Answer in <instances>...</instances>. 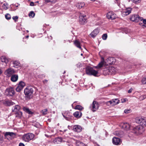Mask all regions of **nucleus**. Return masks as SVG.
Listing matches in <instances>:
<instances>
[{
	"label": "nucleus",
	"mask_w": 146,
	"mask_h": 146,
	"mask_svg": "<svg viewBox=\"0 0 146 146\" xmlns=\"http://www.w3.org/2000/svg\"><path fill=\"white\" fill-rule=\"evenodd\" d=\"M86 74L89 75H93L95 76H98V72L94 70L93 68L90 67H87L86 69Z\"/></svg>",
	"instance_id": "nucleus-1"
},
{
	"label": "nucleus",
	"mask_w": 146,
	"mask_h": 146,
	"mask_svg": "<svg viewBox=\"0 0 146 146\" xmlns=\"http://www.w3.org/2000/svg\"><path fill=\"white\" fill-rule=\"evenodd\" d=\"M33 88L29 87L26 88L24 90V93L27 98H32L33 92Z\"/></svg>",
	"instance_id": "nucleus-2"
},
{
	"label": "nucleus",
	"mask_w": 146,
	"mask_h": 146,
	"mask_svg": "<svg viewBox=\"0 0 146 146\" xmlns=\"http://www.w3.org/2000/svg\"><path fill=\"white\" fill-rule=\"evenodd\" d=\"M35 135L33 133H28L24 134L23 137L22 139L24 141L29 142L30 140H32L34 137Z\"/></svg>",
	"instance_id": "nucleus-3"
},
{
	"label": "nucleus",
	"mask_w": 146,
	"mask_h": 146,
	"mask_svg": "<svg viewBox=\"0 0 146 146\" xmlns=\"http://www.w3.org/2000/svg\"><path fill=\"white\" fill-rule=\"evenodd\" d=\"M136 123L141 125L142 127L146 126V118L144 117H137L135 119Z\"/></svg>",
	"instance_id": "nucleus-4"
},
{
	"label": "nucleus",
	"mask_w": 146,
	"mask_h": 146,
	"mask_svg": "<svg viewBox=\"0 0 146 146\" xmlns=\"http://www.w3.org/2000/svg\"><path fill=\"white\" fill-rule=\"evenodd\" d=\"M99 107V104L98 103L95 101H94L93 103L90 107L91 110L94 112L98 110Z\"/></svg>",
	"instance_id": "nucleus-5"
},
{
	"label": "nucleus",
	"mask_w": 146,
	"mask_h": 146,
	"mask_svg": "<svg viewBox=\"0 0 146 146\" xmlns=\"http://www.w3.org/2000/svg\"><path fill=\"white\" fill-rule=\"evenodd\" d=\"M15 91L13 88L10 87L7 88L5 91V94L7 96H12L15 94Z\"/></svg>",
	"instance_id": "nucleus-6"
},
{
	"label": "nucleus",
	"mask_w": 146,
	"mask_h": 146,
	"mask_svg": "<svg viewBox=\"0 0 146 146\" xmlns=\"http://www.w3.org/2000/svg\"><path fill=\"white\" fill-rule=\"evenodd\" d=\"M130 19L133 21L137 22L140 21H142L143 20V18L140 17L138 15H134L131 16Z\"/></svg>",
	"instance_id": "nucleus-7"
},
{
	"label": "nucleus",
	"mask_w": 146,
	"mask_h": 146,
	"mask_svg": "<svg viewBox=\"0 0 146 146\" xmlns=\"http://www.w3.org/2000/svg\"><path fill=\"white\" fill-rule=\"evenodd\" d=\"M62 114L64 118L68 121H70L72 117V114L68 111L63 112L62 113Z\"/></svg>",
	"instance_id": "nucleus-8"
},
{
	"label": "nucleus",
	"mask_w": 146,
	"mask_h": 146,
	"mask_svg": "<svg viewBox=\"0 0 146 146\" xmlns=\"http://www.w3.org/2000/svg\"><path fill=\"white\" fill-rule=\"evenodd\" d=\"M79 21L80 24L82 25L84 24L87 22L86 16L81 15L79 16Z\"/></svg>",
	"instance_id": "nucleus-9"
},
{
	"label": "nucleus",
	"mask_w": 146,
	"mask_h": 146,
	"mask_svg": "<svg viewBox=\"0 0 146 146\" xmlns=\"http://www.w3.org/2000/svg\"><path fill=\"white\" fill-rule=\"evenodd\" d=\"M107 17L108 19H111L112 20L116 18L115 14L112 12H110L107 13Z\"/></svg>",
	"instance_id": "nucleus-10"
},
{
	"label": "nucleus",
	"mask_w": 146,
	"mask_h": 146,
	"mask_svg": "<svg viewBox=\"0 0 146 146\" xmlns=\"http://www.w3.org/2000/svg\"><path fill=\"white\" fill-rule=\"evenodd\" d=\"M5 73L8 77H10L15 73V71L13 69L10 68L6 70Z\"/></svg>",
	"instance_id": "nucleus-11"
},
{
	"label": "nucleus",
	"mask_w": 146,
	"mask_h": 146,
	"mask_svg": "<svg viewBox=\"0 0 146 146\" xmlns=\"http://www.w3.org/2000/svg\"><path fill=\"white\" fill-rule=\"evenodd\" d=\"M121 140L119 138L114 137L112 139L113 143L115 145H118L120 144Z\"/></svg>",
	"instance_id": "nucleus-12"
},
{
	"label": "nucleus",
	"mask_w": 146,
	"mask_h": 146,
	"mask_svg": "<svg viewBox=\"0 0 146 146\" xmlns=\"http://www.w3.org/2000/svg\"><path fill=\"white\" fill-rule=\"evenodd\" d=\"M132 9L130 7L127 8L122 13V15L123 16H126L129 15L131 13Z\"/></svg>",
	"instance_id": "nucleus-13"
},
{
	"label": "nucleus",
	"mask_w": 146,
	"mask_h": 146,
	"mask_svg": "<svg viewBox=\"0 0 146 146\" xmlns=\"http://www.w3.org/2000/svg\"><path fill=\"white\" fill-rule=\"evenodd\" d=\"M73 130L74 131L79 132L82 131V128L80 125H75L73 127Z\"/></svg>",
	"instance_id": "nucleus-14"
},
{
	"label": "nucleus",
	"mask_w": 146,
	"mask_h": 146,
	"mask_svg": "<svg viewBox=\"0 0 146 146\" xmlns=\"http://www.w3.org/2000/svg\"><path fill=\"white\" fill-rule=\"evenodd\" d=\"M121 127L125 130H128L129 129L130 125L129 123H125L122 124H121Z\"/></svg>",
	"instance_id": "nucleus-15"
},
{
	"label": "nucleus",
	"mask_w": 146,
	"mask_h": 146,
	"mask_svg": "<svg viewBox=\"0 0 146 146\" xmlns=\"http://www.w3.org/2000/svg\"><path fill=\"white\" fill-rule=\"evenodd\" d=\"M109 70L110 75L115 74L116 71V69L112 66L108 67Z\"/></svg>",
	"instance_id": "nucleus-16"
},
{
	"label": "nucleus",
	"mask_w": 146,
	"mask_h": 146,
	"mask_svg": "<svg viewBox=\"0 0 146 146\" xmlns=\"http://www.w3.org/2000/svg\"><path fill=\"white\" fill-rule=\"evenodd\" d=\"M21 107L20 106L16 105L13 107L12 110L13 112H16L19 111Z\"/></svg>",
	"instance_id": "nucleus-17"
},
{
	"label": "nucleus",
	"mask_w": 146,
	"mask_h": 146,
	"mask_svg": "<svg viewBox=\"0 0 146 146\" xmlns=\"http://www.w3.org/2000/svg\"><path fill=\"white\" fill-rule=\"evenodd\" d=\"M99 33L98 29H95L90 34L91 37L94 38Z\"/></svg>",
	"instance_id": "nucleus-18"
},
{
	"label": "nucleus",
	"mask_w": 146,
	"mask_h": 146,
	"mask_svg": "<svg viewBox=\"0 0 146 146\" xmlns=\"http://www.w3.org/2000/svg\"><path fill=\"white\" fill-rule=\"evenodd\" d=\"M74 44L78 48L80 49L81 50H82V48L81 46L79 40H76L74 41Z\"/></svg>",
	"instance_id": "nucleus-19"
},
{
	"label": "nucleus",
	"mask_w": 146,
	"mask_h": 146,
	"mask_svg": "<svg viewBox=\"0 0 146 146\" xmlns=\"http://www.w3.org/2000/svg\"><path fill=\"white\" fill-rule=\"evenodd\" d=\"M73 115L76 117L79 118L82 116V114L81 112L80 111H79L74 112L73 114Z\"/></svg>",
	"instance_id": "nucleus-20"
},
{
	"label": "nucleus",
	"mask_w": 146,
	"mask_h": 146,
	"mask_svg": "<svg viewBox=\"0 0 146 146\" xmlns=\"http://www.w3.org/2000/svg\"><path fill=\"white\" fill-rule=\"evenodd\" d=\"M18 78V76L17 75H13L11 76V80L12 82H15L17 80Z\"/></svg>",
	"instance_id": "nucleus-21"
},
{
	"label": "nucleus",
	"mask_w": 146,
	"mask_h": 146,
	"mask_svg": "<svg viewBox=\"0 0 146 146\" xmlns=\"http://www.w3.org/2000/svg\"><path fill=\"white\" fill-rule=\"evenodd\" d=\"M23 109L25 112H26L27 113H28L29 114L31 115L33 113V112L31 111L28 108L24 107H23Z\"/></svg>",
	"instance_id": "nucleus-22"
},
{
	"label": "nucleus",
	"mask_w": 146,
	"mask_h": 146,
	"mask_svg": "<svg viewBox=\"0 0 146 146\" xmlns=\"http://www.w3.org/2000/svg\"><path fill=\"white\" fill-rule=\"evenodd\" d=\"M103 74L106 76L107 75H110L109 70L108 67L105 68L103 70Z\"/></svg>",
	"instance_id": "nucleus-23"
},
{
	"label": "nucleus",
	"mask_w": 146,
	"mask_h": 146,
	"mask_svg": "<svg viewBox=\"0 0 146 146\" xmlns=\"http://www.w3.org/2000/svg\"><path fill=\"white\" fill-rule=\"evenodd\" d=\"M15 117L19 118H20L22 116V112L19 111L15 113Z\"/></svg>",
	"instance_id": "nucleus-24"
},
{
	"label": "nucleus",
	"mask_w": 146,
	"mask_h": 146,
	"mask_svg": "<svg viewBox=\"0 0 146 146\" xmlns=\"http://www.w3.org/2000/svg\"><path fill=\"white\" fill-rule=\"evenodd\" d=\"M15 133L12 132H5V137H6L8 135H9L11 137H13L14 135H15Z\"/></svg>",
	"instance_id": "nucleus-25"
},
{
	"label": "nucleus",
	"mask_w": 146,
	"mask_h": 146,
	"mask_svg": "<svg viewBox=\"0 0 146 146\" xmlns=\"http://www.w3.org/2000/svg\"><path fill=\"white\" fill-rule=\"evenodd\" d=\"M1 61L7 64L8 62V59L5 56H3L1 58Z\"/></svg>",
	"instance_id": "nucleus-26"
},
{
	"label": "nucleus",
	"mask_w": 146,
	"mask_h": 146,
	"mask_svg": "<svg viewBox=\"0 0 146 146\" xmlns=\"http://www.w3.org/2000/svg\"><path fill=\"white\" fill-rule=\"evenodd\" d=\"M104 60L102 61L95 68L97 69H98L102 67L104 65Z\"/></svg>",
	"instance_id": "nucleus-27"
},
{
	"label": "nucleus",
	"mask_w": 146,
	"mask_h": 146,
	"mask_svg": "<svg viewBox=\"0 0 146 146\" xmlns=\"http://www.w3.org/2000/svg\"><path fill=\"white\" fill-rule=\"evenodd\" d=\"M115 133L116 135L120 137H123L124 135V133L123 132L120 131H116Z\"/></svg>",
	"instance_id": "nucleus-28"
},
{
	"label": "nucleus",
	"mask_w": 146,
	"mask_h": 146,
	"mask_svg": "<svg viewBox=\"0 0 146 146\" xmlns=\"http://www.w3.org/2000/svg\"><path fill=\"white\" fill-rule=\"evenodd\" d=\"M85 5V3L84 2L78 3L77 5V7L79 9H81Z\"/></svg>",
	"instance_id": "nucleus-29"
},
{
	"label": "nucleus",
	"mask_w": 146,
	"mask_h": 146,
	"mask_svg": "<svg viewBox=\"0 0 146 146\" xmlns=\"http://www.w3.org/2000/svg\"><path fill=\"white\" fill-rule=\"evenodd\" d=\"M113 106H115L119 103V100L118 99H114L112 100Z\"/></svg>",
	"instance_id": "nucleus-30"
},
{
	"label": "nucleus",
	"mask_w": 146,
	"mask_h": 146,
	"mask_svg": "<svg viewBox=\"0 0 146 146\" xmlns=\"http://www.w3.org/2000/svg\"><path fill=\"white\" fill-rule=\"evenodd\" d=\"M106 104L108 106H113L112 100L106 102Z\"/></svg>",
	"instance_id": "nucleus-31"
},
{
	"label": "nucleus",
	"mask_w": 146,
	"mask_h": 146,
	"mask_svg": "<svg viewBox=\"0 0 146 146\" xmlns=\"http://www.w3.org/2000/svg\"><path fill=\"white\" fill-rule=\"evenodd\" d=\"M13 64H14L13 67L15 68H17L18 66L19 65V62L17 61H13Z\"/></svg>",
	"instance_id": "nucleus-32"
},
{
	"label": "nucleus",
	"mask_w": 146,
	"mask_h": 146,
	"mask_svg": "<svg viewBox=\"0 0 146 146\" xmlns=\"http://www.w3.org/2000/svg\"><path fill=\"white\" fill-rule=\"evenodd\" d=\"M8 4L6 3H5L3 4L2 7L3 9L6 10L8 9Z\"/></svg>",
	"instance_id": "nucleus-33"
},
{
	"label": "nucleus",
	"mask_w": 146,
	"mask_h": 146,
	"mask_svg": "<svg viewBox=\"0 0 146 146\" xmlns=\"http://www.w3.org/2000/svg\"><path fill=\"white\" fill-rule=\"evenodd\" d=\"M23 88L22 87L18 85L16 89V90L17 92H20Z\"/></svg>",
	"instance_id": "nucleus-34"
},
{
	"label": "nucleus",
	"mask_w": 146,
	"mask_h": 146,
	"mask_svg": "<svg viewBox=\"0 0 146 146\" xmlns=\"http://www.w3.org/2000/svg\"><path fill=\"white\" fill-rule=\"evenodd\" d=\"M5 17L6 19L7 20H10L11 19V17L10 14L9 13H7L5 15Z\"/></svg>",
	"instance_id": "nucleus-35"
},
{
	"label": "nucleus",
	"mask_w": 146,
	"mask_h": 146,
	"mask_svg": "<svg viewBox=\"0 0 146 146\" xmlns=\"http://www.w3.org/2000/svg\"><path fill=\"white\" fill-rule=\"evenodd\" d=\"M83 108L81 106L78 105L76 106L75 107V109L78 110H80L79 111L82 110Z\"/></svg>",
	"instance_id": "nucleus-36"
},
{
	"label": "nucleus",
	"mask_w": 146,
	"mask_h": 146,
	"mask_svg": "<svg viewBox=\"0 0 146 146\" xmlns=\"http://www.w3.org/2000/svg\"><path fill=\"white\" fill-rule=\"evenodd\" d=\"M18 85L23 88L25 86V84L24 82L22 81H20L19 82Z\"/></svg>",
	"instance_id": "nucleus-37"
},
{
	"label": "nucleus",
	"mask_w": 146,
	"mask_h": 146,
	"mask_svg": "<svg viewBox=\"0 0 146 146\" xmlns=\"http://www.w3.org/2000/svg\"><path fill=\"white\" fill-rule=\"evenodd\" d=\"M48 110L47 109H44L41 110V112L43 115H44L47 114Z\"/></svg>",
	"instance_id": "nucleus-38"
},
{
	"label": "nucleus",
	"mask_w": 146,
	"mask_h": 146,
	"mask_svg": "<svg viewBox=\"0 0 146 146\" xmlns=\"http://www.w3.org/2000/svg\"><path fill=\"white\" fill-rule=\"evenodd\" d=\"M140 127L139 126H136L134 129V130L136 133L138 132V131L140 130Z\"/></svg>",
	"instance_id": "nucleus-39"
},
{
	"label": "nucleus",
	"mask_w": 146,
	"mask_h": 146,
	"mask_svg": "<svg viewBox=\"0 0 146 146\" xmlns=\"http://www.w3.org/2000/svg\"><path fill=\"white\" fill-rule=\"evenodd\" d=\"M35 13L33 11H31L29 14V17H34L35 16Z\"/></svg>",
	"instance_id": "nucleus-40"
},
{
	"label": "nucleus",
	"mask_w": 146,
	"mask_h": 146,
	"mask_svg": "<svg viewBox=\"0 0 146 146\" xmlns=\"http://www.w3.org/2000/svg\"><path fill=\"white\" fill-rule=\"evenodd\" d=\"M77 146H86L84 144L81 142H80L77 143Z\"/></svg>",
	"instance_id": "nucleus-41"
},
{
	"label": "nucleus",
	"mask_w": 146,
	"mask_h": 146,
	"mask_svg": "<svg viewBox=\"0 0 146 146\" xmlns=\"http://www.w3.org/2000/svg\"><path fill=\"white\" fill-rule=\"evenodd\" d=\"M62 140V138L61 137H58L55 139V141L56 142H61ZM55 141V140H54Z\"/></svg>",
	"instance_id": "nucleus-42"
},
{
	"label": "nucleus",
	"mask_w": 146,
	"mask_h": 146,
	"mask_svg": "<svg viewBox=\"0 0 146 146\" xmlns=\"http://www.w3.org/2000/svg\"><path fill=\"white\" fill-rule=\"evenodd\" d=\"M107 35L106 34H104L102 35V39L104 40H106L107 39Z\"/></svg>",
	"instance_id": "nucleus-43"
},
{
	"label": "nucleus",
	"mask_w": 146,
	"mask_h": 146,
	"mask_svg": "<svg viewBox=\"0 0 146 146\" xmlns=\"http://www.w3.org/2000/svg\"><path fill=\"white\" fill-rule=\"evenodd\" d=\"M15 104L13 102L11 101H8L7 102V104L9 106H12L15 105Z\"/></svg>",
	"instance_id": "nucleus-44"
},
{
	"label": "nucleus",
	"mask_w": 146,
	"mask_h": 146,
	"mask_svg": "<svg viewBox=\"0 0 146 146\" xmlns=\"http://www.w3.org/2000/svg\"><path fill=\"white\" fill-rule=\"evenodd\" d=\"M133 2L136 4H137L139 3L141 0H132Z\"/></svg>",
	"instance_id": "nucleus-45"
},
{
	"label": "nucleus",
	"mask_w": 146,
	"mask_h": 146,
	"mask_svg": "<svg viewBox=\"0 0 146 146\" xmlns=\"http://www.w3.org/2000/svg\"><path fill=\"white\" fill-rule=\"evenodd\" d=\"M141 82L143 84H146V77L145 78H143Z\"/></svg>",
	"instance_id": "nucleus-46"
},
{
	"label": "nucleus",
	"mask_w": 146,
	"mask_h": 146,
	"mask_svg": "<svg viewBox=\"0 0 146 146\" xmlns=\"http://www.w3.org/2000/svg\"><path fill=\"white\" fill-rule=\"evenodd\" d=\"M56 0H45V1L47 2H53L54 3L56 2Z\"/></svg>",
	"instance_id": "nucleus-47"
},
{
	"label": "nucleus",
	"mask_w": 146,
	"mask_h": 146,
	"mask_svg": "<svg viewBox=\"0 0 146 146\" xmlns=\"http://www.w3.org/2000/svg\"><path fill=\"white\" fill-rule=\"evenodd\" d=\"M18 17L17 16H13L12 17V19L13 20H14V21L15 22H16L17 21V20L18 19Z\"/></svg>",
	"instance_id": "nucleus-48"
},
{
	"label": "nucleus",
	"mask_w": 146,
	"mask_h": 146,
	"mask_svg": "<svg viewBox=\"0 0 146 146\" xmlns=\"http://www.w3.org/2000/svg\"><path fill=\"white\" fill-rule=\"evenodd\" d=\"M82 64L80 63H78L76 64V66L78 68L82 67Z\"/></svg>",
	"instance_id": "nucleus-49"
},
{
	"label": "nucleus",
	"mask_w": 146,
	"mask_h": 146,
	"mask_svg": "<svg viewBox=\"0 0 146 146\" xmlns=\"http://www.w3.org/2000/svg\"><path fill=\"white\" fill-rule=\"evenodd\" d=\"M130 111V110L128 109H125L124 110V112L125 113H128Z\"/></svg>",
	"instance_id": "nucleus-50"
},
{
	"label": "nucleus",
	"mask_w": 146,
	"mask_h": 146,
	"mask_svg": "<svg viewBox=\"0 0 146 146\" xmlns=\"http://www.w3.org/2000/svg\"><path fill=\"white\" fill-rule=\"evenodd\" d=\"M143 22L144 24H146V19H143Z\"/></svg>",
	"instance_id": "nucleus-51"
},
{
	"label": "nucleus",
	"mask_w": 146,
	"mask_h": 146,
	"mask_svg": "<svg viewBox=\"0 0 146 146\" xmlns=\"http://www.w3.org/2000/svg\"><path fill=\"white\" fill-rule=\"evenodd\" d=\"M19 146H25V145L23 143H20L19 144Z\"/></svg>",
	"instance_id": "nucleus-52"
},
{
	"label": "nucleus",
	"mask_w": 146,
	"mask_h": 146,
	"mask_svg": "<svg viewBox=\"0 0 146 146\" xmlns=\"http://www.w3.org/2000/svg\"><path fill=\"white\" fill-rule=\"evenodd\" d=\"M133 90V89L132 88H131V89L129 90L128 91V93H131V92Z\"/></svg>",
	"instance_id": "nucleus-53"
},
{
	"label": "nucleus",
	"mask_w": 146,
	"mask_h": 146,
	"mask_svg": "<svg viewBox=\"0 0 146 146\" xmlns=\"http://www.w3.org/2000/svg\"><path fill=\"white\" fill-rule=\"evenodd\" d=\"M48 81V80H44L43 81V82L44 84H45L47 83Z\"/></svg>",
	"instance_id": "nucleus-54"
},
{
	"label": "nucleus",
	"mask_w": 146,
	"mask_h": 146,
	"mask_svg": "<svg viewBox=\"0 0 146 146\" xmlns=\"http://www.w3.org/2000/svg\"><path fill=\"white\" fill-rule=\"evenodd\" d=\"M30 5L31 6H34V3L33 2H31L30 3Z\"/></svg>",
	"instance_id": "nucleus-55"
},
{
	"label": "nucleus",
	"mask_w": 146,
	"mask_h": 146,
	"mask_svg": "<svg viewBox=\"0 0 146 146\" xmlns=\"http://www.w3.org/2000/svg\"><path fill=\"white\" fill-rule=\"evenodd\" d=\"M125 101H126L125 99L124 98L123 99H122L121 100V102L122 103L124 102H125Z\"/></svg>",
	"instance_id": "nucleus-56"
},
{
	"label": "nucleus",
	"mask_w": 146,
	"mask_h": 146,
	"mask_svg": "<svg viewBox=\"0 0 146 146\" xmlns=\"http://www.w3.org/2000/svg\"><path fill=\"white\" fill-rule=\"evenodd\" d=\"M141 97H143V99H145L146 98V95H143V96H141Z\"/></svg>",
	"instance_id": "nucleus-57"
},
{
	"label": "nucleus",
	"mask_w": 146,
	"mask_h": 146,
	"mask_svg": "<svg viewBox=\"0 0 146 146\" xmlns=\"http://www.w3.org/2000/svg\"><path fill=\"white\" fill-rule=\"evenodd\" d=\"M2 72V70L0 68V74H1Z\"/></svg>",
	"instance_id": "nucleus-58"
},
{
	"label": "nucleus",
	"mask_w": 146,
	"mask_h": 146,
	"mask_svg": "<svg viewBox=\"0 0 146 146\" xmlns=\"http://www.w3.org/2000/svg\"><path fill=\"white\" fill-rule=\"evenodd\" d=\"M29 37V36H28H28H26V38H28V37Z\"/></svg>",
	"instance_id": "nucleus-59"
},
{
	"label": "nucleus",
	"mask_w": 146,
	"mask_h": 146,
	"mask_svg": "<svg viewBox=\"0 0 146 146\" xmlns=\"http://www.w3.org/2000/svg\"><path fill=\"white\" fill-rule=\"evenodd\" d=\"M113 59V58H110V60H111V59Z\"/></svg>",
	"instance_id": "nucleus-60"
},
{
	"label": "nucleus",
	"mask_w": 146,
	"mask_h": 146,
	"mask_svg": "<svg viewBox=\"0 0 146 146\" xmlns=\"http://www.w3.org/2000/svg\"><path fill=\"white\" fill-rule=\"evenodd\" d=\"M83 54H82V53H81V56H83Z\"/></svg>",
	"instance_id": "nucleus-61"
},
{
	"label": "nucleus",
	"mask_w": 146,
	"mask_h": 146,
	"mask_svg": "<svg viewBox=\"0 0 146 146\" xmlns=\"http://www.w3.org/2000/svg\"><path fill=\"white\" fill-rule=\"evenodd\" d=\"M91 1H95V0H90Z\"/></svg>",
	"instance_id": "nucleus-62"
},
{
	"label": "nucleus",
	"mask_w": 146,
	"mask_h": 146,
	"mask_svg": "<svg viewBox=\"0 0 146 146\" xmlns=\"http://www.w3.org/2000/svg\"><path fill=\"white\" fill-rule=\"evenodd\" d=\"M142 26H145L144 25H142Z\"/></svg>",
	"instance_id": "nucleus-63"
},
{
	"label": "nucleus",
	"mask_w": 146,
	"mask_h": 146,
	"mask_svg": "<svg viewBox=\"0 0 146 146\" xmlns=\"http://www.w3.org/2000/svg\"><path fill=\"white\" fill-rule=\"evenodd\" d=\"M65 73V71H64V72L63 74H64Z\"/></svg>",
	"instance_id": "nucleus-64"
}]
</instances>
